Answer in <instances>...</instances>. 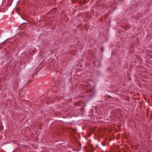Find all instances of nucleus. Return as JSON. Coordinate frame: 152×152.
<instances>
[{"label": "nucleus", "instance_id": "20e7f679", "mask_svg": "<svg viewBox=\"0 0 152 152\" xmlns=\"http://www.w3.org/2000/svg\"><path fill=\"white\" fill-rule=\"evenodd\" d=\"M120 0V1H123V0Z\"/></svg>", "mask_w": 152, "mask_h": 152}, {"label": "nucleus", "instance_id": "7ed1b4c3", "mask_svg": "<svg viewBox=\"0 0 152 152\" xmlns=\"http://www.w3.org/2000/svg\"><path fill=\"white\" fill-rule=\"evenodd\" d=\"M1 48V46H0V49Z\"/></svg>", "mask_w": 152, "mask_h": 152}, {"label": "nucleus", "instance_id": "f257e3e1", "mask_svg": "<svg viewBox=\"0 0 152 152\" xmlns=\"http://www.w3.org/2000/svg\"><path fill=\"white\" fill-rule=\"evenodd\" d=\"M99 64H98V66H101V63H100V61H99Z\"/></svg>", "mask_w": 152, "mask_h": 152}, {"label": "nucleus", "instance_id": "f03ea898", "mask_svg": "<svg viewBox=\"0 0 152 152\" xmlns=\"http://www.w3.org/2000/svg\"><path fill=\"white\" fill-rule=\"evenodd\" d=\"M85 106H84L83 107H82V108H81V110H83V108H84V107H85Z\"/></svg>", "mask_w": 152, "mask_h": 152}]
</instances>
